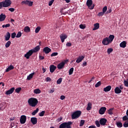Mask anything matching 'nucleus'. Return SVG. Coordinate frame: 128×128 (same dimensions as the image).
I'll use <instances>...</instances> for the list:
<instances>
[{"label": "nucleus", "mask_w": 128, "mask_h": 128, "mask_svg": "<svg viewBox=\"0 0 128 128\" xmlns=\"http://www.w3.org/2000/svg\"><path fill=\"white\" fill-rule=\"evenodd\" d=\"M28 104L30 106L36 108L38 104V100L36 98H31L28 100Z\"/></svg>", "instance_id": "obj_1"}, {"label": "nucleus", "mask_w": 128, "mask_h": 128, "mask_svg": "<svg viewBox=\"0 0 128 128\" xmlns=\"http://www.w3.org/2000/svg\"><path fill=\"white\" fill-rule=\"evenodd\" d=\"M12 4V1L10 0H5L0 2V10L2 8H8Z\"/></svg>", "instance_id": "obj_2"}, {"label": "nucleus", "mask_w": 128, "mask_h": 128, "mask_svg": "<svg viewBox=\"0 0 128 128\" xmlns=\"http://www.w3.org/2000/svg\"><path fill=\"white\" fill-rule=\"evenodd\" d=\"M71 124H72V122H64L60 124L59 128H72Z\"/></svg>", "instance_id": "obj_3"}, {"label": "nucleus", "mask_w": 128, "mask_h": 128, "mask_svg": "<svg viewBox=\"0 0 128 128\" xmlns=\"http://www.w3.org/2000/svg\"><path fill=\"white\" fill-rule=\"evenodd\" d=\"M82 114V111L77 110L72 114V120H76V118H78Z\"/></svg>", "instance_id": "obj_4"}, {"label": "nucleus", "mask_w": 128, "mask_h": 128, "mask_svg": "<svg viewBox=\"0 0 128 128\" xmlns=\"http://www.w3.org/2000/svg\"><path fill=\"white\" fill-rule=\"evenodd\" d=\"M68 62V60H64V62H62L58 64V65L57 66L58 70H62V68H64V65L66 64V62Z\"/></svg>", "instance_id": "obj_5"}, {"label": "nucleus", "mask_w": 128, "mask_h": 128, "mask_svg": "<svg viewBox=\"0 0 128 128\" xmlns=\"http://www.w3.org/2000/svg\"><path fill=\"white\" fill-rule=\"evenodd\" d=\"M86 6H88L89 10H94V4H92V0H88L86 2Z\"/></svg>", "instance_id": "obj_6"}, {"label": "nucleus", "mask_w": 128, "mask_h": 128, "mask_svg": "<svg viewBox=\"0 0 128 128\" xmlns=\"http://www.w3.org/2000/svg\"><path fill=\"white\" fill-rule=\"evenodd\" d=\"M33 4H34L33 2H32L28 0H23L21 2V4L22 5L26 4V6H32Z\"/></svg>", "instance_id": "obj_7"}, {"label": "nucleus", "mask_w": 128, "mask_h": 128, "mask_svg": "<svg viewBox=\"0 0 128 128\" xmlns=\"http://www.w3.org/2000/svg\"><path fill=\"white\" fill-rule=\"evenodd\" d=\"M112 42L110 40V38H108L106 37V38H104L102 40V44L104 46H108Z\"/></svg>", "instance_id": "obj_8"}, {"label": "nucleus", "mask_w": 128, "mask_h": 128, "mask_svg": "<svg viewBox=\"0 0 128 128\" xmlns=\"http://www.w3.org/2000/svg\"><path fill=\"white\" fill-rule=\"evenodd\" d=\"M26 116L24 115L22 116L20 118V124H26Z\"/></svg>", "instance_id": "obj_9"}, {"label": "nucleus", "mask_w": 128, "mask_h": 128, "mask_svg": "<svg viewBox=\"0 0 128 128\" xmlns=\"http://www.w3.org/2000/svg\"><path fill=\"white\" fill-rule=\"evenodd\" d=\"M32 54H34V52H32V50H30L28 52H27L26 54H24V58H26L27 60H28V58H30V57L32 55Z\"/></svg>", "instance_id": "obj_10"}, {"label": "nucleus", "mask_w": 128, "mask_h": 128, "mask_svg": "<svg viewBox=\"0 0 128 128\" xmlns=\"http://www.w3.org/2000/svg\"><path fill=\"white\" fill-rule=\"evenodd\" d=\"M107 122L108 120L104 118H102L100 120V124H101V126H106Z\"/></svg>", "instance_id": "obj_11"}, {"label": "nucleus", "mask_w": 128, "mask_h": 128, "mask_svg": "<svg viewBox=\"0 0 128 128\" xmlns=\"http://www.w3.org/2000/svg\"><path fill=\"white\" fill-rule=\"evenodd\" d=\"M106 108L102 107L99 110L100 114H104V112H106Z\"/></svg>", "instance_id": "obj_12"}, {"label": "nucleus", "mask_w": 128, "mask_h": 128, "mask_svg": "<svg viewBox=\"0 0 128 128\" xmlns=\"http://www.w3.org/2000/svg\"><path fill=\"white\" fill-rule=\"evenodd\" d=\"M15 88L14 87L10 88L9 90H7L6 92V94L8 95V94H12L14 92Z\"/></svg>", "instance_id": "obj_13"}, {"label": "nucleus", "mask_w": 128, "mask_h": 128, "mask_svg": "<svg viewBox=\"0 0 128 128\" xmlns=\"http://www.w3.org/2000/svg\"><path fill=\"white\" fill-rule=\"evenodd\" d=\"M43 52H45V54H50V52H52V49L46 46L44 48Z\"/></svg>", "instance_id": "obj_14"}, {"label": "nucleus", "mask_w": 128, "mask_h": 128, "mask_svg": "<svg viewBox=\"0 0 128 128\" xmlns=\"http://www.w3.org/2000/svg\"><path fill=\"white\" fill-rule=\"evenodd\" d=\"M30 120L32 124H38V118L36 117H32Z\"/></svg>", "instance_id": "obj_15"}, {"label": "nucleus", "mask_w": 128, "mask_h": 128, "mask_svg": "<svg viewBox=\"0 0 128 128\" xmlns=\"http://www.w3.org/2000/svg\"><path fill=\"white\" fill-rule=\"evenodd\" d=\"M50 72L52 73L54 72V70H56V66L54 64H52L50 66Z\"/></svg>", "instance_id": "obj_16"}, {"label": "nucleus", "mask_w": 128, "mask_h": 128, "mask_svg": "<svg viewBox=\"0 0 128 128\" xmlns=\"http://www.w3.org/2000/svg\"><path fill=\"white\" fill-rule=\"evenodd\" d=\"M84 56H80L77 58L76 60V62H77V64H80V62L82 60H84Z\"/></svg>", "instance_id": "obj_17"}, {"label": "nucleus", "mask_w": 128, "mask_h": 128, "mask_svg": "<svg viewBox=\"0 0 128 128\" xmlns=\"http://www.w3.org/2000/svg\"><path fill=\"white\" fill-rule=\"evenodd\" d=\"M6 14H0V22H4L6 20Z\"/></svg>", "instance_id": "obj_18"}, {"label": "nucleus", "mask_w": 128, "mask_h": 128, "mask_svg": "<svg viewBox=\"0 0 128 128\" xmlns=\"http://www.w3.org/2000/svg\"><path fill=\"white\" fill-rule=\"evenodd\" d=\"M40 50V46H37L34 49L31 50H32V52H33V53H34V52H38Z\"/></svg>", "instance_id": "obj_19"}, {"label": "nucleus", "mask_w": 128, "mask_h": 128, "mask_svg": "<svg viewBox=\"0 0 128 128\" xmlns=\"http://www.w3.org/2000/svg\"><path fill=\"white\" fill-rule=\"evenodd\" d=\"M60 38L62 42H64V40L66 38H68V36L66 34L63 35V36H60Z\"/></svg>", "instance_id": "obj_20"}, {"label": "nucleus", "mask_w": 128, "mask_h": 128, "mask_svg": "<svg viewBox=\"0 0 128 128\" xmlns=\"http://www.w3.org/2000/svg\"><path fill=\"white\" fill-rule=\"evenodd\" d=\"M10 32H7L5 36V40L8 42V40H10Z\"/></svg>", "instance_id": "obj_21"}, {"label": "nucleus", "mask_w": 128, "mask_h": 128, "mask_svg": "<svg viewBox=\"0 0 128 128\" xmlns=\"http://www.w3.org/2000/svg\"><path fill=\"white\" fill-rule=\"evenodd\" d=\"M14 67L12 65H10L6 70V72H8L10 70H14Z\"/></svg>", "instance_id": "obj_22"}, {"label": "nucleus", "mask_w": 128, "mask_h": 128, "mask_svg": "<svg viewBox=\"0 0 128 128\" xmlns=\"http://www.w3.org/2000/svg\"><path fill=\"white\" fill-rule=\"evenodd\" d=\"M114 92L115 94H118L122 92V90L118 87H116L114 89Z\"/></svg>", "instance_id": "obj_23"}, {"label": "nucleus", "mask_w": 128, "mask_h": 128, "mask_svg": "<svg viewBox=\"0 0 128 128\" xmlns=\"http://www.w3.org/2000/svg\"><path fill=\"white\" fill-rule=\"evenodd\" d=\"M100 28V24L96 23L94 24V28H93V30H98Z\"/></svg>", "instance_id": "obj_24"}, {"label": "nucleus", "mask_w": 128, "mask_h": 128, "mask_svg": "<svg viewBox=\"0 0 128 128\" xmlns=\"http://www.w3.org/2000/svg\"><path fill=\"white\" fill-rule=\"evenodd\" d=\"M112 90V86H108L104 88V91L105 92H110Z\"/></svg>", "instance_id": "obj_25"}, {"label": "nucleus", "mask_w": 128, "mask_h": 128, "mask_svg": "<svg viewBox=\"0 0 128 128\" xmlns=\"http://www.w3.org/2000/svg\"><path fill=\"white\" fill-rule=\"evenodd\" d=\"M120 48H124L126 46V41H123L120 44Z\"/></svg>", "instance_id": "obj_26"}, {"label": "nucleus", "mask_w": 128, "mask_h": 128, "mask_svg": "<svg viewBox=\"0 0 128 128\" xmlns=\"http://www.w3.org/2000/svg\"><path fill=\"white\" fill-rule=\"evenodd\" d=\"M34 72L30 74L29 76L27 77L28 80H30L33 78L34 76Z\"/></svg>", "instance_id": "obj_27"}, {"label": "nucleus", "mask_w": 128, "mask_h": 128, "mask_svg": "<svg viewBox=\"0 0 128 128\" xmlns=\"http://www.w3.org/2000/svg\"><path fill=\"white\" fill-rule=\"evenodd\" d=\"M24 32H30V28L28 26L24 27Z\"/></svg>", "instance_id": "obj_28"}, {"label": "nucleus", "mask_w": 128, "mask_h": 128, "mask_svg": "<svg viewBox=\"0 0 128 128\" xmlns=\"http://www.w3.org/2000/svg\"><path fill=\"white\" fill-rule=\"evenodd\" d=\"M34 94H40L42 92L40 91V88H36L34 90Z\"/></svg>", "instance_id": "obj_29"}, {"label": "nucleus", "mask_w": 128, "mask_h": 128, "mask_svg": "<svg viewBox=\"0 0 128 128\" xmlns=\"http://www.w3.org/2000/svg\"><path fill=\"white\" fill-rule=\"evenodd\" d=\"M112 110H114V108H111L108 110V114H110L112 116V114H114V112H112Z\"/></svg>", "instance_id": "obj_30"}, {"label": "nucleus", "mask_w": 128, "mask_h": 128, "mask_svg": "<svg viewBox=\"0 0 128 128\" xmlns=\"http://www.w3.org/2000/svg\"><path fill=\"white\" fill-rule=\"evenodd\" d=\"M108 38H109V40H110V42H112V40H114V36L110 35Z\"/></svg>", "instance_id": "obj_31"}, {"label": "nucleus", "mask_w": 128, "mask_h": 128, "mask_svg": "<svg viewBox=\"0 0 128 128\" xmlns=\"http://www.w3.org/2000/svg\"><path fill=\"white\" fill-rule=\"evenodd\" d=\"M11 44H12V42H10V40L7 42L5 44L6 48H10V46Z\"/></svg>", "instance_id": "obj_32"}, {"label": "nucleus", "mask_w": 128, "mask_h": 128, "mask_svg": "<svg viewBox=\"0 0 128 128\" xmlns=\"http://www.w3.org/2000/svg\"><path fill=\"white\" fill-rule=\"evenodd\" d=\"M38 110H40V109L38 108H37L36 110H34L32 112V116H36L38 112Z\"/></svg>", "instance_id": "obj_33"}, {"label": "nucleus", "mask_w": 128, "mask_h": 128, "mask_svg": "<svg viewBox=\"0 0 128 128\" xmlns=\"http://www.w3.org/2000/svg\"><path fill=\"white\" fill-rule=\"evenodd\" d=\"M116 124L118 128H122V123L121 122H116Z\"/></svg>", "instance_id": "obj_34"}, {"label": "nucleus", "mask_w": 128, "mask_h": 128, "mask_svg": "<svg viewBox=\"0 0 128 128\" xmlns=\"http://www.w3.org/2000/svg\"><path fill=\"white\" fill-rule=\"evenodd\" d=\"M113 50L114 49H112V48H108L107 50V52L108 54H110V53L112 52Z\"/></svg>", "instance_id": "obj_35"}, {"label": "nucleus", "mask_w": 128, "mask_h": 128, "mask_svg": "<svg viewBox=\"0 0 128 128\" xmlns=\"http://www.w3.org/2000/svg\"><path fill=\"white\" fill-rule=\"evenodd\" d=\"M91 108H92V104L90 103H88V104L86 110H90Z\"/></svg>", "instance_id": "obj_36"}, {"label": "nucleus", "mask_w": 128, "mask_h": 128, "mask_svg": "<svg viewBox=\"0 0 128 128\" xmlns=\"http://www.w3.org/2000/svg\"><path fill=\"white\" fill-rule=\"evenodd\" d=\"M74 68H72L69 70V76H72L74 74Z\"/></svg>", "instance_id": "obj_37"}, {"label": "nucleus", "mask_w": 128, "mask_h": 128, "mask_svg": "<svg viewBox=\"0 0 128 128\" xmlns=\"http://www.w3.org/2000/svg\"><path fill=\"white\" fill-rule=\"evenodd\" d=\"M22 90V88L19 87L16 88L15 90V92L17 93V94H20V92Z\"/></svg>", "instance_id": "obj_38"}, {"label": "nucleus", "mask_w": 128, "mask_h": 128, "mask_svg": "<svg viewBox=\"0 0 128 128\" xmlns=\"http://www.w3.org/2000/svg\"><path fill=\"white\" fill-rule=\"evenodd\" d=\"M62 78H60L57 80L56 83L58 84H62Z\"/></svg>", "instance_id": "obj_39"}, {"label": "nucleus", "mask_w": 128, "mask_h": 128, "mask_svg": "<svg viewBox=\"0 0 128 128\" xmlns=\"http://www.w3.org/2000/svg\"><path fill=\"white\" fill-rule=\"evenodd\" d=\"M40 30V26H38L37 28H36V30H35V32L36 34L38 33V32Z\"/></svg>", "instance_id": "obj_40"}, {"label": "nucleus", "mask_w": 128, "mask_h": 128, "mask_svg": "<svg viewBox=\"0 0 128 128\" xmlns=\"http://www.w3.org/2000/svg\"><path fill=\"white\" fill-rule=\"evenodd\" d=\"M102 84V82L100 81H99L95 84V88H98V86H100Z\"/></svg>", "instance_id": "obj_41"}, {"label": "nucleus", "mask_w": 128, "mask_h": 128, "mask_svg": "<svg viewBox=\"0 0 128 128\" xmlns=\"http://www.w3.org/2000/svg\"><path fill=\"white\" fill-rule=\"evenodd\" d=\"M95 124L98 128H100V123L98 120H96Z\"/></svg>", "instance_id": "obj_42"}, {"label": "nucleus", "mask_w": 128, "mask_h": 128, "mask_svg": "<svg viewBox=\"0 0 128 128\" xmlns=\"http://www.w3.org/2000/svg\"><path fill=\"white\" fill-rule=\"evenodd\" d=\"M10 24H8L2 26V28H10Z\"/></svg>", "instance_id": "obj_43"}, {"label": "nucleus", "mask_w": 128, "mask_h": 128, "mask_svg": "<svg viewBox=\"0 0 128 128\" xmlns=\"http://www.w3.org/2000/svg\"><path fill=\"white\" fill-rule=\"evenodd\" d=\"M45 113H46L45 111H44V110L42 111V112L39 113L40 116H44Z\"/></svg>", "instance_id": "obj_44"}, {"label": "nucleus", "mask_w": 128, "mask_h": 128, "mask_svg": "<svg viewBox=\"0 0 128 128\" xmlns=\"http://www.w3.org/2000/svg\"><path fill=\"white\" fill-rule=\"evenodd\" d=\"M85 121L84 120H81L80 122V126H82L84 124Z\"/></svg>", "instance_id": "obj_45"}, {"label": "nucleus", "mask_w": 128, "mask_h": 128, "mask_svg": "<svg viewBox=\"0 0 128 128\" xmlns=\"http://www.w3.org/2000/svg\"><path fill=\"white\" fill-rule=\"evenodd\" d=\"M124 128H128V120L125 122L123 124Z\"/></svg>", "instance_id": "obj_46"}, {"label": "nucleus", "mask_w": 128, "mask_h": 128, "mask_svg": "<svg viewBox=\"0 0 128 128\" xmlns=\"http://www.w3.org/2000/svg\"><path fill=\"white\" fill-rule=\"evenodd\" d=\"M20 36H22V32H18L16 36V38H20Z\"/></svg>", "instance_id": "obj_47"}, {"label": "nucleus", "mask_w": 128, "mask_h": 128, "mask_svg": "<svg viewBox=\"0 0 128 128\" xmlns=\"http://www.w3.org/2000/svg\"><path fill=\"white\" fill-rule=\"evenodd\" d=\"M16 32H13L11 34V38H16Z\"/></svg>", "instance_id": "obj_48"}, {"label": "nucleus", "mask_w": 128, "mask_h": 128, "mask_svg": "<svg viewBox=\"0 0 128 128\" xmlns=\"http://www.w3.org/2000/svg\"><path fill=\"white\" fill-rule=\"evenodd\" d=\"M106 10H108V7L106 6H105L102 8V12L104 14V12H106Z\"/></svg>", "instance_id": "obj_49"}, {"label": "nucleus", "mask_w": 128, "mask_h": 128, "mask_svg": "<svg viewBox=\"0 0 128 128\" xmlns=\"http://www.w3.org/2000/svg\"><path fill=\"white\" fill-rule=\"evenodd\" d=\"M58 53L56 52H54L52 54L51 56H58Z\"/></svg>", "instance_id": "obj_50"}, {"label": "nucleus", "mask_w": 128, "mask_h": 128, "mask_svg": "<svg viewBox=\"0 0 128 128\" xmlns=\"http://www.w3.org/2000/svg\"><path fill=\"white\" fill-rule=\"evenodd\" d=\"M124 86H126L127 88H128V81H126V80H124Z\"/></svg>", "instance_id": "obj_51"}, {"label": "nucleus", "mask_w": 128, "mask_h": 128, "mask_svg": "<svg viewBox=\"0 0 128 128\" xmlns=\"http://www.w3.org/2000/svg\"><path fill=\"white\" fill-rule=\"evenodd\" d=\"M104 14V12H100L98 14V16H102Z\"/></svg>", "instance_id": "obj_52"}, {"label": "nucleus", "mask_w": 128, "mask_h": 128, "mask_svg": "<svg viewBox=\"0 0 128 128\" xmlns=\"http://www.w3.org/2000/svg\"><path fill=\"white\" fill-rule=\"evenodd\" d=\"M112 8H108V10L106 12V14H110L112 12Z\"/></svg>", "instance_id": "obj_53"}, {"label": "nucleus", "mask_w": 128, "mask_h": 128, "mask_svg": "<svg viewBox=\"0 0 128 128\" xmlns=\"http://www.w3.org/2000/svg\"><path fill=\"white\" fill-rule=\"evenodd\" d=\"M54 0H52L48 2V6H50L52 5V4H54Z\"/></svg>", "instance_id": "obj_54"}, {"label": "nucleus", "mask_w": 128, "mask_h": 128, "mask_svg": "<svg viewBox=\"0 0 128 128\" xmlns=\"http://www.w3.org/2000/svg\"><path fill=\"white\" fill-rule=\"evenodd\" d=\"M80 28H82V30H84V28H86V26L82 24L80 25Z\"/></svg>", "instance_id": "obj_55"}, {"label": "nucleus", "mask_w": 128, "mask_h": 128, "mask_svg": "<svg viewBox=\"0 0 128 128\" xmlns=\"http://www.w3.org/2000/svg\"><path fill=\"white\" fill-rule=\"evenodd\" d=\"M122 120H124V121L128 120V116H123Z\"/></svg>", "instance_id": "obj_56"}, {"label": "nucleus", "mask_w": 128, "mask_h": 128, "mask_svg": "<svg viewBox=\"0 0 128 128\" xmlns=\"http://www.w3.org/2000/svg\"><path fill=\"white\" fill-rule=\"evenodd\" d=\"M60 98L62 100H64L66 98V96L62 95L60 96Z\"/></svg>", "instance_id": "obj_57"}, {"label": "nucleus", "mask_w": 128, "mask_h": 128, "mask_svg": "<svg viewBox=\"0 0 128 128\" xmlns=\"http://www.w3.org/2000/svg\"><path fill=\"white\" fill-rule=\"evenodd\" d=\"M39 58H40V60H44V56H39Z\"/></svg>", "instance_id": "obj_58"}, {"label": "nucleus", "mask_w": 128, "mask_h": 128, "mask_svg": "<svg viewBox=\"0 0 128 128\" xmlns=\"http://www.w3.org/2000/svg\"><path fill=\"white\" fill-rule=\"evenodd\" d=\"M8 10H10L12 12H14V8H10L8 9Z\"/></svg>", "instance_id": "obj_59"}, {"label": "nucleus", "mask_w": 128, "mask_h": 128, "mask_svg": "<svg viewBox=\"0 0 128 128\" xmlns=\"http://www.w3.org/2000/svg\"><path fill=\"white\" fill-rule=\"evenodd\" d=\"M66 46H68V47L72 46V43H70V42H67L66 44Z\"/></svg>", "instance_id": "obj_60"}, {"label": "nucleus", "mask_w": 128, "mask_h": 128, "mask_svg": "<svg viewBox=\"0 0 128 128\" xmlns=\"http://www.w3.org/2000/svg\"><path fill=\"white\" fill-rule=\"evenodd\" d=\"M94 80V76H93L91 80L88 82V84H90V82H92V80Z\"/></svg>", "instance_id": "obj_61"}, {"label": "nucleus", "mask_w": 128, "mask_h": 128, "mask_svg": "<svg viewBox=\"0 0 128 128\" xmlns=\"http://www.w3.org/2000/svg\"><path fill=\"white\" fill-rule=\"evenodd\" d=\"M51 80H52V79L50 78L49 77L46 78V82H50Z\"/></svg>", "instance_id": "obj_62"}, {"label": "nucleus", "mask_w": 128, "mask_h": 128, "mask_svg": "<svg viewBox=\"0 0 128 128\" xmlns=\"http://www.w3.org/2000/svg\"><path fill=\"white\" fill-rule=\"evenodd\" d=\"M14 124L12 123V124H10V128H14Z\"/></svg>", "instance_id": "obj_63"}, {"label": "nucleus", "mask_w": 128, "mask_h": 128, "mask_svg": "<svg viewBox=\"0 0 128 128\" xmlns=\"http://www.w3.org/2000/svg\"><path fill=\"white\" fill-rule=\"evenodd\" d=\"M88 128H96V127L95 126H90Z\"/></svg>", "instance_id": "obj_64"}]
</instances>
